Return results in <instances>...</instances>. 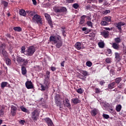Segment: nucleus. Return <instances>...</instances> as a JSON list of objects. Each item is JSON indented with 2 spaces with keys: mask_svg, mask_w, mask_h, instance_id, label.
<instances>
[{
  "mask_svg": "<svg viewBox=\"0 0 126 126\" xmlns=\"http://www.w3.org/2000/svg\"><path fill=\"white\" fill-rule=\"evenodd\" d=\"M49 40L50 42H52L53 44H56V48L58 49H60L63 46V39H62V37L59 34L50 36Z\"/></svg>",
  "mask_w": 126,
  "mask_h": 126,
  "instance_id": "nucleus-1",
  "label": "nucleus"
},
{
  "mask_svg": "<svg viewBox=\"0 0 126 126\" xmlns=\"http://www.w3.org/2000/svg\"><path fill=\"white\" fill-rule=\"evenodd\" d=\"M36 52V48L34 46H31L28 48L25 52V55L27 57H32L34 55V53Z\"/></svg>",
  "mask_w": 126,
  "mask_h": 126,
  "instance_id": "nucleus-2",
  "label": "nucleus"
},
{
  "mask_svg": "<svg viewBox=\"0 0 126 126\" xmlns=\"http://www.w3.org/2000/svg\"><path fill=\"white\" fill-rule=\"evenodd\" d=\"M16 60L18 63H23L24 65L28 64V62H29L28 60L22 58V57L18 56H17L16 57Z\"/></svg>",
  "mask_w": 126,
  "mask_h": 126,
  "instance_id": "nucleus-3",
  "label": "nucleus"
},
{
  "mask_svg": "<svg viewBox=\"0 0 126 126\" xmlns=\"http://www.w3.org/2000/svg\"><path fill=\"white\" fill-rule=\"evenodd\" d=\"M32 20L34 22L35 21H36L37 24H43V22L42 21V18H41V16H40V15L38 14H35L34 15L32 18Z\"/></svg>",
  "mask_w": 126,
  "mask_h": 126,
  "instance_id": "nucleus-4",
  "label": "nucleus"
},
{
  "mask_svg": "<svg viewBox=\"0 0 126 126\" xmlns=\"http://www.w3.org/2000/svg\"><path fill=\"white\" fill-rule=\"evenodd\" d=\"M54 11L56 13H61V12H64L66 10V8L64 7H56L54 8Z\"/></svg>",
  "mask_w": 126,
  "mask_h": 126,
  "instance_id": "nucleus-5",
  "label": "nucleus"
},
{
  "mask_svg": "<svg viewBox=\"0 0 126 126\" xmlns=\"http://www.w3.org/2000/svg\"><path fill=\"white\" fill-rule=\"evenodd\" d=\"M39 118V113L37 110H34L32 113V119L33 121H37Z\"/></svg>",
  "mask_w": 126,
  "mask_h": 126,
  "instance_id": "nucleus-6",
  "label": "nucleus"
},
{
  "mask_svg": "<svg viewBox=\"0 0 126 126\" xmlns=\"http://www.w3.org/2000/svg\"><path fill=\"white\" fill-rule=\"evenodd\" d=\"M25 85L27 89H33L34 88L33 83H32L31 81H27L25 83Z\"/></svg>",
  "mask_w": 126,
  "mask_h": 126,
  "instance_id": "nucleus-7",
  "label": "nucleus"
},
{
  "mask_svg": "<svg viewBox=\"0 0 126 126\" xmlns=\"http://www.w3.org/2000/svg\"><path fill=\"white\" fill-rule=\"evenodd\" d=\"M75 47L76 49H77V50H78L79 51V50L84 49V46H83V44H81L79 42H77L75 44Z\"/></svg>",
  "mask_w": 126,
  "mask_h": 126,
  "instance_id": "nucleus-8",
  "label": "nucleus"
},
{
  "mask_svg": "<svg viewBox=\"0 0 126 126\" xmlns=\"http://www.w3.org/2000/svg\"><path fill=\"white\" fill-rule=\"evenodd\" d=\"M16 111H17V107L14 105L11 106V114L13 117L16 115Z\"/></svg>",
  "mask_w": 126,
  "mask_h": 126,
  "instance_id": "nucleus-9",
  "label": "nucleus"
},
{
  "mask_svg": "<svg viewBox=\"0 0 126 126\" xmlns=\"http://www.w3.org/2000/svg\"><path fill=\"white\" fill-rule=\"evenodd\" d=\"M44 16L46 18V20H47L48 24L50 25L51 26L53 25V22L52 21V19L51 18V16L48 14H45Z\"/></svg>",
  "mask_w": 126,
  "mask_h": 126,
  "instance_id": "nucleus-10",
  "label": "nucleus"
},
{
  "mask_svg": "<svg viewBox=\"0 0 126 126\" xmlns=\"http://www.w3.org/2000/svg\"><path fill=\"white\" fill-rule=\"evenodd\" d=\"M0 52H1L3 56H6L7 52L4 49V45L3 44L0 45Z\"/></svg>",
  "mask_w": 126,
  "mask_h": 126,
  "instance_id": "nucleus-11",
  "label": "nucleus"
},
{
  "mask_svg": "<svg viewBox=\"0 0 126 126\" xmlns=\"http://www.w3.org/2000/svg\"><path fill=\"white\" fill-rule=\"evenodd\" d=\"M44 121L47 124L48 126H53V122H52V120L49 118L44 119Z\"/></svg>",
  "mask_w": 126,
  "mask_h": 126,
  "instance_id": "nucleus-12",
  "label": "nucleus"
},
{
  "mask_svg": "<svg viewBox=\"0 0 126 126\" xmlns=\"http://www.w3.org/2000/svg\"><path fill=\"white\" fill-rule=\"evenodd\" d=\"M63 104L64 105V106H66V107H70V103H69V100L67 98H65L63 101Z\"/></svg>",
  "mask_w": 126,
  "mask_h": 126,
  "instance_id": "nucleus-13",
  "label": "nucleus"
},
{
  "mask_svg": "<svg viewBox=\"0 0 126 126\" xmlns=\"http://www.w3.org/2000/svg\"><path fill=\"white\" fill-rule=\"evenodd\" d=\"M98 112L99 110H98V109L94 108L91 111V114L92 116H93V117H95V116H96V115L98 114Z\"/></svg>",
  "mask_w": 126,
  "mask_h": 126,
  "instance_id": "nucleus-14",
  "label": "nucleus"
},
{
  "mask_svg": "<svg viewBox=\"0 0 126 126\" xmlns=\"http://www.w3.org/2000/svg\"><path fill=\"white\" fill-rule=\"evenodd\" d=\"M55 103L57 104V106H58L59 107H61L62 106V102H61L60 98L57 96L55 97Z\"/></svg>",
  "mask_w": 126,
  "mask_h": 126,
  "instance_id": "nucleus-15",
  "label": "nucleus"
},
{
  "mask_svg": "<svg viewBox=\"0 0 126 126\" xmlns=\"http://www.w3.org/2000/svg\"><path fill=\"white\" fill-rule=\"evenodd\" d=\"M101 35H102V36H103L104 38H107V37L109 36V32L107 31H104L103 32H101Z\"/></svg>",
  "mask_w": 126,
  "mask_h": 126,
  "instance_id": "nucleus-16",
  "label": "nucleus"
},
{
  "mask_svg": "<svg viewBox=\"0 0 126 126\" xmlns=\"http://www.w3.org/2000/svg\"><path fill=\"white\" fill-rule=\"evenodd\" d=\"M22 73L23 75H25L27 73V70H26V67L22 65L21 67Z\"/></svg>",
  "mask_w": 126,
  "mask_h": 126,
  "instance_id": "nucleus-17",
  "label": "nucleus"
},
{
  "mask_svg": "<svg viewBox=\"0 0 126 126\" xmlns=\"http://www.w3.org/2000/svg\"><path fill=\"white\" fill-rule=\"evenodd\" d=\"M102 20H104L107 22H111V18L110 16H105L102 19Z\"/></svg>",
  "mask_w": 126,
  "mask_h": 126,
  "instance_id": "nucleus-18",
  "label": "nucleus"
},
{
  "mask_svg": "<svg viewBox=\"0 0 126 126\" xmlns=\"http://www.w3.org/2000/svg\"><path fill=\"white\" fill-rule=\"evenodd\" d=\"M19 14L22 16H26V12H25L24 9H20L19 10Z\"/></svg>",
  "mask_w": 126,
  "mask_h": 126,
  "instance_id": "nucleus-19",
  "label": "nucleus"
},
{
  "mask_svg": "<svg viewBox=\"0 0 126 126\" xmlns=\"http://www.w3.org/2000/svg\"><path fill=\"white\" fill-rule=\"evenodd\" d=\"M112 47L115 50H120V46L117 43H112Z\"/></svg>",
  "mask_w": 126,
  "mask_h": 126,
  "instance_id": "nucleus-20",
  "label": "nucleus"
},
{
  "mask_svg": "<svg viewBox=\"0 0 126 126\" xmlns=\"http://www.w3.org/2000/svg\"><path fill=\"white\" fill-rule=\"evenodd\" d=\"M115 85H116V82H113L108 85V88L109 89H113V88H115Z\"/></svg>",
  "mask_w": 126,
  "mask_h": 126,
  "instance_id": "nucleus-21",
  "label": "nucleus"
},
{
  "mask_svg": "<svg viewBox=\"0 0 126 126\" xmlns=\"http://www.w3.org/2000/svg\"><path fill=\"white\" fill-rule=\"evenodd\" d=\"M71 101L73 104H78V103H80V101L78 100L77 98L72 99Z\"/></svg>",
  "mask_w": 126,
  "mask_h": 126,
  "instance_id": "nucleus-22",
  "label": "nucleus"
},
{
  "mask_svg": "<svg viewBox=\"0 0 126 126\" xmlns=\"http://www.w3.org/2000/svg\"><path fill=\"white\" fill-rule=\"evenodd\" d=\"M122 80H123L122 77L116 78L115 79V83H116L117 84H120V83L121 82V81H122Z\"/></svg>",
  "mask_w": 126,
  "mask_h": 126,
  "instance_id": "nucleus-23",
  "label": "nucleus"
},
{
  "mask_svg": "<svg viewBox=\"0 0 126 126\" xmlns=\"http://www.w3.org/2000/svg\"><path fill=\"white\" fill-rule=\"evenodd\" d=\"M116 111L119 112H121V110H122V105L121 104H118L116 107Z\"/></svg>",
  "mask_w": 126,
  "mask_h": 126,
  "instance_id": "nucleus-24",
  "label": "nucleus"
},
{
  "mask_svg": "<svg viewBox=\"0 0 126 126\" xmlns=\"http://www.w3.org/2000/svg\"><path fill=\"white\" fill-rule=\"evenodd\" d=\"M85 22V16L83 15L82 17H81L80 24H83L84 22Z\"/></svg>",
  "mask_w": 126,
  "mask_h": 126,
  "instance_id": "nucleus-25",
  "label": "nucleus"
},
{
  "mask_svg": "<svg viewBox=\"0 0 126 126\" xmlns=\"http://www.w3.org/2000/svg\"><path fill=\"white\" fill-rule=\"evenodd\" d=\"M13 30H14V31H16L17 32H20V31L22 30V29H21L20 27H16L13 28Z\"/></svg>",
  "mask_w": 126,
  "mask_h": 126,
  "instance_id": "nucleus-26",
  "label": "nucleus"
},
{
  "mask_svg": "<svg viewBox=\"0 0 126 126\" xmlns=\"http://www.w3.org/2000/svg\"><path fill=\"white\" fill-rule=\"evenodd\" d=\"M80 73L83 74V75H84V76H87V75H88V72H87L86 71L81 70L80 71Z\"/></svg>",
  "mask_w": 126,
  "mask_h": 126,
  "instance_id": "nucleus-27",
  "label": "nucleus"
},
{
  "mask_svg": "<svg viewBox=\"0 0 126 126\" xmlns=\"http://www.w3.org/2000/svg\"><path fill=\"white\" fill-rule=\"evenodd\" d=\"M98 45L99 48H103L105 46L104 44V41H100L98 43Z\"/></svg>",
  "mask_w": 126,
  "mask_h": 126,
  "instance_id": "nucleus-28",
  "label": "nucleus"
},
{
  "mask_svg": "<svg viewBox=\"0 0 126 126\" xmlns=\"http://www.w3.org/2000/svg\"><path fill=\"white\" fill-rule=\"evenodd\" d=\"M44 84L46 86H49V84H50V80H49V78H47L45 80Z\"/></svg>",
  "mask_w": 126,
  "mask_h": 126,
  "instance_id": "nucleus-29",
  "label": "nucleus"
},
{
  "mask_svg": "<svg viewBox=\"0 0 126 126\" xmlns=\"http://www.w3.org/2000/svg\"><path fill=\"white\" fill-rule=\"evenodd\" d=\"M5 63L7 65H10L11 64V60L9 58H7L5 60Z\"/></svg>",
  "mask_w": 126,
  "mask_h": 126,
  "instance_id": "nucleus-30",
  "label": "nucleus"
},
{
  "mask_svg": "<svg viewBox=\"0 0 126 126\" xmlns=\"http://www.w3.org/2000/svg\"><path fill=\"white\" fill-rule=\"evenodd\" d=\"M41 91H45L46 89H48V87L47 86H44L43 85H41Z\"/></svg>",
  "mask_w": 126,
  "mask_h": 126,
  "instance_id": "nucleus-31",
  "label": "nucleus"
},
{
  "mask_svg": "<svg viewBox=\"0 0 126 126\" xmlns=\"http://www.w3.org/2000/svg\"><path fill=\"white\" fill-rule=\"evenodd\" d=\"M8 83L7 82H3L1 83V88H4V87H6Z\"/></svg>",
  "mask_w": 126,
  "mask_h": 126,
  "instance_id": "nucleus-32",
  "label": "nucleus"
},
{
  "mask_svg": "<svg viewBox=\"0 0 126 126\" xmlns=\"http://www.w3.org/2000/svg\"><path fill=\"white\" fill-rule=\"evenodd\" d=\"M116 26L119 31H122V27L119 23H116Z\"/></svg>",
  "mask_w": 126,
  "mask_h": 126,
  "instance_id": "nucleus-33",
  "label": "nucleus"
},
{
  "mask_svg": "<svg viewBox=\"0 0 126 126\" xmlns=\"http://www.w3.org/2000/svg\"><path fill=\"white\" fill-rule=\"evenodd\" d=\"M20 109L23 112H25V113H27L28 112V110L24 106H21Z\"/></svg>",
  "mask_w": 126,
  "mask_h": 126,
  "instance_id": "nucleus-34",
  "label": "nucleus"
},
{
  "mask_svg": "<svg viewBox=\"0 0 126 126\" xmlns=\"http://www.w3.org/2000/svg\"><path fill=\"white\" fill-rule=\"evenodd\" d=\"M87 25H88L89 27H91V28H93V25L92 24V22H91V21H88L87 22Z\"/></svg>",
  "mask_w": 126,
  "mask_h": 126,
  "instance_id": "nucleus-35",
  "label": "nucleus"
},
{
  "mask_svg": "<svg viewBox=\"0 0 126 126\" xmlns=\"http://www.w3.org/2000/svg\"><path fill=\"white\" fill-rule=\"evenodd\" d=\"M102 117L104 118V119H106V120H108V119L110 118V116H109V115L104 113L103 114Z\"/></svg>",
  "mask_w": 126,
  "mask_h": 126,
  "instance_id": "nucleus-36",
  "label": "nucleus"
},
{
  "mask_svg": "<svg viewBox=\"0 0 126 126\" xmlns=\"http://www.w3.org/2000/svg\"><path fill=\"white\" fill-rule=\"evenodd\" d=\"M25 47L24 46L21 47V53H22V54H24V55H25V52H26V51H25Z\"/></svg>",
  "mask_w": 126,
  "mask_h": 126,
  "instance_id": "nucleus-37",
  "label": "nucleus"
},
{
  "mask_svg": "<svg viewBox=\"0 0 126 126\" xmlns=\"http://www.w3.org/2000/svg\"><path fill=\"white\" fill-rule=\"evenodd\" d=\"M77 92L78 93H79V94H82V93H83V92H84V90H83L81 88H80V89H78L77 90Z\"/></svg>",
  "mask_w": 126,
  "mask_h": 126,
  "instance_id": "nucleus-38",
  "label": "nucleus"
},
{
  "mask_svg": "<svg viewBox=\"0 0 126 126\" xmlns=\"http://www.w3.org/2000/svg\"><path fill=\"white\" fill-rule=\"evenodd\" d=\"M101 25H102V26H106V25H108V23H107V22H106V21H102L100 23Z\"/></svg>",
  "mask_w": 126,
  "mask_h": 126,
  "instance_id": "nucleus-39",
  "label": "nucleus"
},
{
  "mask_svg": "<svg viewBox=\"0 0 126 126\" xmlns=\"http://www.w3.org/2000/svg\"><path fill=\"white\" fill-rule=\"evenodd\" d=\"M111 62L112 59L111 58H106L105 59V63H111Z\"/></svg>",
  "mask_w": 126,
  "mask_h": 126,
  "instance_id": "nucleus-40",
  "label": "nucleus"
},
{
  "mask_svg": "<svg viewBox=\"0 0 126 126\" xmlns=\"http://www.w3.org/2000/svg\"><path fill=\"white\" fill-rule=\"evenodd\" d=\"M124 86H125V84L124 83H120L118 84V88H120L121 89L124 88Z\"/></svg>",
  "mask_w": 126,
  "mask_h": 126,
  "instance_id": "nucleus-41",
  "label": "nucleus"
},
{
  "mask_svg": "<svg viewBox=\"0 0 126 126\" xmlns=\"http://www.w3.org/2000/svg\"><path fill=\"white\" fill-rule=\"evenodd\" d=\"M86 65H87V66H88L89 67H91V66H92V63L91 62L88 61L86 63Z\"/></svg>",
  "mask_w": 126,
  "mask_h": 126,
  "instance_id": "nucleus-42",
  "label": "nucleus"
},
{
  "mask_svg": "<svg viewBox=\"0 0 126 126\" xmlns=\"http://www.w3.org/2000/svg\"><path fill=\"white\" fill-rule=\"evenodd\" d=\"M2 4H3L4 6H5V7H6V6H7V5H8V2H7L4 0H2Z\"/></svg>",
  "mask_w": 126,
  "mask_h": 126,
  "instance_id": "nucleus-43",
  "label": "nucleus"
},
{
  "mask_svg": "<svg viewBox=\"0 0 126 126\" xmlns=\"http://www.w3.org/2000/svg\"><path fill=\"white\" fill-rule=\"evenodd\" d=\"M4 114V108H2V109L0 110V116H2Z\"/></svg>",
  "mask_w": 126,
  "mask_h": 126,
  "instance_id": "nucleus-44",
  "label": "nucleus"
},
{
  "mask_svg": "<svg viewBox=\"0 0 126 126\" xmlns=\"http://www.w3.org/2000/svg\"><path fill=\"white\" fill-rule=\"evenodd\" d=\"M115 59H116V60H119V59H120V54H119V53L116 52L115 53Z\"/></svg>",
  "mask_w": 126,
  "mask_h": 126,
  "instance_id": "nucleus-45",
  "label": "nucleus"
},
{
  "mask_svg": "<svg viewBox=\"0 0 126 126\" xmlns=\"http://www.w3.org/2000/svg\"><path fill=\"white\" fill-rule=\"evenodd\" d=\"M115 41L116 42V43H117V44H119V43H120L121 42V38L117 37L115 39Z\"/></svg>",
  "mask_w": 126,
  "mask_h": 126,
  "instance_id": "nucleus-46",
  "label": "nucleus"
},
{
  "mask_svg": "<svg viewBox=\"0 0 126 126\" xmlns=\"http://www.w3.org/2000/svg\"><path fill=\"white\" fill-rule=\"evenodd\" d=\"M111 12V11L110 10H105V11H103V14H105V15H106L107 13H110Z\"/></svg>",
  "mask_w": 126,
  "mask_h": 126,
  "instance_id": "nucleus-47",
  "label": "nucleus"
},
{
  "mask_svg": "<svg viewBox=\"0 0 126 126\" xmlns=\"http://www.w3.org/2000/svg\"><path fill=\"white\" fill-rule=\"evenodd\" d=\"M78 6H79V5H78V4L77 3H74L73 4V7L75 9H77V8H78Z\"/></svg>",
  "mask_w": 126,
  "mask_h": 126,
  "instance_id": "nucleus-48",
  "label": "nucleus"
},
{
  "mask_svg": "<svg viewBox=\"0 0 126 126\" xmlns=\"http://www.w3.org/2000/svg\"><path fill=\"white\" fill-rule=\"evenodd\" d=\"M119 24V25H120V27H122V26H124V25H126V23H125L124 22H118Z\"/></svg>",
  "mask_w": 126,
  "mask_h": 126,
  "instance_id": "nucleus-49",
  "label": "nucleus"
},
{
  "mask_svg": "<svg viewBox=\"0 0 126 126\" xmlns=\"http://www.w3.org/2000/svg\"><path fill=\"white\" fill-rule=\"evenodd\" d=\"M104 29H105V30H107V31H112V30H113V28H104Z\"/></svg>",
  "mask_w": 126,
  "mask_h": 126,
  "instance_id": "nucleus-50",
  "label": "nucleus"
},
{
  "mask_svg": "<svg viewBox=\"0 0 126 126\" xmlns=\"http://www.w3.org/2000/svg\"><path fill=\"white\" fill-rule=\"evenodd\" d=\"M19 123H20V125H22V126H23L24 125V124H25V121L21 120L20 121H19Z\"/></svg>",
  "mask_w": 126,
  "mask_h": 126,
  "instance_id": "nucleus-51",
  "label": "nucleus"
},
{
  "mask_svg": "<svg viewBox=\"0 0 126 126\" xmlns=\"http://www.w3.org/2000/svg\"><path fill=\"white\" fill-rule=\"evenodd\" d=\"M102 106H103V107H105V108H106V107H108V103L103 102L102 103Z\"/></svg>",
  "mask_w": 126,
  "mask_h": 126,
  "instance_id": "nucleus-52",
  "label": "nucleus"
},
{
  "mask_svg": "<svg viewBox=\"0 0 126 126\" xmlns=\"http://www.w3.org/2000/svg\"><path fill=\"white\" fill-rule=\"evenodd\" d=\"M90 32H91V29L87 30H87L85 32V34H88V33H89Z\"/></svg>",
  "mask_w": 126,
  "mask_h": 126,
  "instance_id": "nucleus-53",
  "label": "nucleus"
},
{
  "mask_svg": "<svg viewBox=\"0 0 126 126\" xmlns=\"http://www.w3.org/2000/svg\"><path fill=\"white\" fill-rule=\"evenodd\" d=\"M107 54L109 55H112V50L111 49H107Z\"/></svg>",
  "mask_w": 126,
  "mask_h": 126,
  "instance_id": "nucleus-54",
  "label": "nucleus"
},
{
  "mask_svg": "<svg viewBox=\"0 0 126 126\" xmlns=\"http://www.w3.org/2000/svg\"><path fill=\"white\" fill-rule=\"evenodd\" d=\"M33 3V4L34 5H36L37 4V1H36V0H32Z\"/></svg>",
  "mask_w": 126,
  "mask_h": 126,
  "instance_id": "nucleus-55",
  "label": "nucleus"
},
{
  "mask_svg": "<svg viewBox=\"0 0 126 126\" xmlns=\"http://www.w3.org/2000/svg\"><path fill=\"white\" fill-rule=\"evenodd\" d=\"M95 93H100V89L96 88L95 89Z\"/></svg>",
  "mask_w": 126,
  "mask_h": 126,
  "instance_id": "nucleus-56",
  "label": "nucleus"
},
{
  "mask_svg": "<svg viewBox=\"0 0 126 126\" xmlns=\"http://www.w3.org/2000/svg\"><path fill=\"white\" fill-rule=\"evenodd\" d=\"M62 33L63 37H65L66 34H65V31L64 30H62Z\"/></svg>",
  "mask_w": 126,
  "mask_h": 126,
  "instance_id": "nucleus-57",
  "label": "nucleus"
},
{
  "mask_svg": "<svg viewBox=\"0 0 126 126\" xmlns=\"http://www.w3.org/2000/svg\"><path fill=\"white\" fill-rule=\"evenodd\" d=\"M73 0H66L68 3H71L72 2H73Z\"/></svg>",
  "mask_w": 126,
  "mask_h": 126,
  "instance_id": "nucleus-58",
  "label": "nucleus"
},
{
  "mask_svg": "<svg viewBox=\"0 0 126 126\" xmlns=\"http://www.w3.org/2000/svg\"><path fill=\"white\" fill-rule=\"evenodd\" d=\"M105 84V82L104 81H101L99 82V84H100V85L103 86V84Z\"/></svg>",
  "mask_w": 126,
  "mask_h": 126,
  "instance_id": "nucleus-59",
  "label": "nucleus"
},
{
  "mask_svg": "<svg viewBox=\"0 0 126 126\" xmlns=\"http://www.w3.org/2000/svg\"><path fill=\"white\" fill-rule=\"evenodd\" d=\"M51 69L52 71H55V70H56V67L52 66L51 67Z\"/></svg>",
  "mask_w": 126,
  "mask_h": 126,
  "instance_id": "nucleus-60",
  "label": "nucleus"
},
{
  "mask_svg": "<svg viewBox=\"0 0 126 126\" xmlns=\"http://www.w3.org/2000/svg\"><path fill=\"white\" fill-rule=\"evenodd\" d=\"M122 70V68L121 67H118L117 69V71H121Z\"/></svg>",
  "mask_w": 126,
  "mask_h": 126,
  "instance_id": "nucleus-61",
  "label": "nucleus"
},
{
  "mask_svg": "<svg viewBox=\"0 0 126 126\" xmlns=\"http://www.w3.org/2000/svg\"><path fill=\"white\" fill-rule=\"evenodd\" d=\"M64 63H65L64 61H63L61 63V66H63V67L64 66Z\"/></svg>",
  "mask_w": 126,
  "mask_h": 126,
  "instance_id": "nucleus-62",
  "label": "nucleus"
},
{
  "mask_svg": "<svg viewBox=\"0 0 126 126\" xmlns=\"http://www.w3.org/2000/svg\"><path fill=\"white\" fill-rule=\"evenodd\" d=\"M12 58H13V61L15 62V61H16V59L15 58V56H14V55H12Z\"/></svg>",
  "mask_w": 126,
  "mask_h": 126,
  "instance_id": "nucleus-63",
  "label": "nucleus"
},
{
  "mask_svg": "<svg viewBox=\"0 0 126 126\" xmlns=\"http://www.w3.org/2000/svg\"><path fill=\"white\" fill-rule=\"evenodd\" d=\"M82 31H85V32L86 31V30H87V28H83L82 29Z\"/></svg>",
  "mask_w": 126,
  "mask_h": 126,
  "instance_id": "nucleus-64",
  "label": "nucleus"
}]
</instances>
